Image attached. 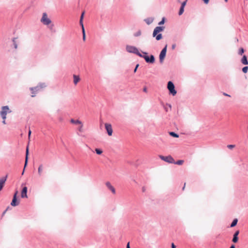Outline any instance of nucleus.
Returning <instances> with one entry per match:
<instances>
[{"mask_svg": "<svg viewBox=\"0 0 248 248\" xmlns=\"http://www.w3.org/2000/svg\"><path fill=\"white\" fill-rule=\"evenodd\" d=\"M184 12V7H180L179 11V15L180 16L183 14Z\"/></svg>", "mask_w": 248, "mask_h": 248, "instance_id": "nucleus-30", "label": "nucleus"}, {"mask_svg": "<svg viewBox=\"0 0 248 248\" xmlns=\"http://www.w3.org/2000/svg\"><path fill=\"white\" fill-rule=\"evenodd\" d=\"M125 49L129 53L136 54L139 57H142V54L139 52L138 48L136 46L127 45L125 47Z\"/></svg>", "mask_w": 248, "mask_h": 248, "instance_id": "nucleus-3", "label": "nucleus"}, {"mask_svg": "<svg viewBox=\"0 0 248 248\" xmlns=\"http://www.w3.org/2000/svg\"><path fill=\"white\" fill-rule=\"evenodd\" d=\"M142 191L143 192H145V191H146V187L145 186H144L142 187Z\"/></svg>", "mask_w": 248, "mask_h": 248, "instance_id": "nucleus-41", "label": "nucleus"}, {"mask_svg": "<svg viewBox=\"0 0 248 248\" xmlns=\"http://www.w3.org/2000/svg\"><path fill=\"white\" fill-rule=\"evenodd\" d=\"M235 147V145H232V144H230V145H227V147L230 149H233L234 147Z\"/></svg>", "mask_w": 248, "mask_h": 248, "instance_id": "nucleus-34", "label": "nucleus"}, {"mask_svg": "<svg viewBox=\"0 0 248 248\" xmlns=\"http://www.w3.org/2000/svg\"><path fill=\"white\" fill-rule=\"evenodd\" d=\"M7 178V175L0 179V191L2 189Z\"/></svg>", "mask_w": 248, "mask_h": 248, "instance_id": "nucleus-12", "label": "nucleus"}, {"mask_svg": "<svg viewBox=\"0 0 248 248\" xmlns=\"http://www.w3.org/2000/svg\"><path fill=\"white\" fill-rule=\"evenodd\" d=\"M81 28H82V35H83V40L84 41H85L86 40L85 29H84V27H81Z\"/></svg>", "mask_w": 248, "mask_h": 248, "instance_id": "nucleus-24", "label": "nucleus"}, {"mask_svg": "<svg viewBox=\"0 0 248 248\" xmlns=\"http://www.w3.org/2000/svg\"><path fill=\"white\" fill-rule=\"evenodd\" d=\"M223 95H224L225 96H230V95H229L227 93H223Z\"/></svg>", "mask_w": 248, "mask_h": 248, "instance_id": "nucleus-45", "label": "nucleus"}, {"mask_svg": "<svg viewBox=\"0 0 248 248\" xmlns=\"http://www.w3.org/2000/svg\"><path fill=\"white\" fill-rule=\"evenodd\" d=\"M28 154H29V148L28 146L27 147L26 152V158H25V162L24 169H25L28 163Z\"/></svg>", "mask_w": 248, "mask_h": 248, "instance_id": "nucleus-20", "label": "nucleus"}, {"mask_svg": "<svg viewBox=\"0 0 248 248\" xmlns=\"http://www.w3.org/2000/svg\"><path fill=\"white\" fill-rule=\"evenodd\" d=\"M48 28L52 31H54V24H51Z\"/></svg>", "mask_w": 248, "mask_h": 248, "instance_id": "nucleus-35", "label": "nucleus"}, {"mask_svg": "<svg viewBox=\"0 0 248 248\" xmlns=\"http://www.w3.org/2000/svg\"><path fill=\"white\" fill-rule=\"evenodd\" d=\"M239 233V231L238 230L236 231L235 232V233L233 235L232 240V241L233 243H236L238 242V235Z\"/></svg>", "mask_w": 248, "mask_h": 248, "instance_id": "nucleus-15", "label": "nucleus"}, {"mask_svg": "<svg viewBox=\"0 0 248 248\" xmlns=\"http://www.w3.org/2000/svg\"><path fill=\"white\" fill-rule=\"evenodd\" d=\"M165 17H163L161 21H160L159 23H158V25H163L165 23Z\"/></svg>", "mask_w": 248, "mask_h": 248, "instance_id": "nucleus-33", "label": "nucleus"}, {"mask_svg": "<svg viewBox=\"0 0 248 248\" xmlns=\"http://www.w3.org/2000/svg\"><path fill=\"white\" fill-rule=\"evenodd\" d=\"M165 27L164 26H157L156 27L153 33V36L155 37V39L157 41H159L162 38V35L161 33H159L164 31Z\"/></svg>", "mask_w": 248, "mask_h": 248, "instance_id": "nucleus-2", "label": "nucleus"}, {"mask_svg": "<svg viewBox=\"0 0 248 248\" xmlns=\"http://www.w3.org/2000/svg\"><path fill=\"white\" fill-rule=\"evenodd\" d=\"M10 109H6V111H2L0 112V115L2 117V119H3V121H2V123L4 124H5V119H6V115L7 112H11V111H9Z\"/></svg>", "mask_w": 248, "mask_h": 248, "instance_id": "nucleus-13", "label": "nucleus"}, {"mask_svg": "<svg viewBox=\"0 0 248 248\" xmlns=\"http://www.w3.org/2000/svg\"><path fill=\"white\" fill-rule=\"evenodd\" d=\"M27 187L26 186H24L21 191V197L22 198H27Z\"/></svg>", "mask_w": 248, "mask_h": 248, "instance_id": "nucleus-14", "label": "nucleus"}, {"mask_svg": "<svg viewBox=\"0 0 248 248\" xmlns=\"http://www.w3.org/2000/svg\"><path fill=\"white\" fill-rule=\"evenodd\" d=\"M154 18L152 17H148L144 19L147 25H150L154 21Z\"/></svg>", "mask_w": 248, "mask_h": 248, "instance_id": "nucleus-19", "label": "nucleus"}, {"mask_svg": "<svg viewBox=\"0 0 248 248\" xmlns=\"http://www.w3.org/2000/svg\"><path fill=\"white\" fill-rule=\"evenodd\" d=\"M71 122L73 124H78V120H74L73 119L71 120Z\"/></svg>", "mask_w": 248, "mask_h": 248, "instance_id": "nucleus-37", "label": "nucleus"}, {"mask_svg": "<svg viewBox=\"0 0 248 248\" xmlns=\"http://www.w3.org/2000/svg\"><path fill=\"white\" fill-rule=\"evenodd\" d=\"M241 62L245 65L248 64L247 57L246 55H244L241 59Z\"/></svg>", "mask_w": 248, "mask_h": 248, "instance_id": "nucleus-21", "label": "nucleus"}, {"mask_svg": "<svg viewBox=\"0 0 248 248\" xmlns=\"http://www.w3.org/2000/svg\"><path fill=\"white\" fill-rule=\"evenodd\" d=\"M105 128L107 131L108 135L110 136L112 134L113 130L112 126L110 124L106 123L105 124Z\"/></svg>", "mask_w": 248, "mask_h": 248, "instance_id": "nucleus-10", "label": "nucleus"}, {"mask_svg": "<svg viewBox=\"0 0 248 248\" xmlns=\"http://www.w3.org/2000/svg\"><path fill=\"white\" fill-rule=\"evenodd\" d=\"M184 161L183 160H179L176 162L174 161V163H173L178 165H181L184 163Z\"/></svg>", "mask_w": 248, "mask_h": 248, "instance_id": "nucleus-27", "label": "nucleus"}, {"mask_svg": "<svg viewBox=\"0 0 248 248\" xmlns=\"http://www.w3.org/2000/svg\"><path fill=\"white\" fill-rule=\"evenodd\" d=\"M1 108L2 109H8L9 108V107L8 106H2Z\"/></svg>", "mask_w": 248, "mask_h": 248, "instance_id": "nucleus-39", "label": "nucleus"}, {"mask_svg": "<svg viewBox=\"0 0 248 248\" xmlns=\"http://www.w3.org/2000/svg\"><path fill=\"white\" fill-rule=\"evenodd\" d=\"M176 47V45L175 44H172L171 46V48L172 49H174Z\"/></svg>", "mask_w": 248, "mask_h": 248, "instance_id": "nucleus-40", "label": "nucleus"}, {"mask_svg": "<svg viewBox=\"0 0 248 248\" xmlns=\"http://www.w3.org/2000/svg\"><path fill=\"white\" fill-rule=\"evenodd\" d=\"M41 22L45 25H49L51 23V20L49 19L46 13H43L42 17L41 19Z\"/></svg>", "mask_w": 248, "mask_h": 248, "instance_id": "nucleus-6", "label": "nucleus"}, {"mask_svg": "<svg viewBox=\"0 0 248 248\" xmlns=\"http://www.w3.org/2000/svg\"><path fill=\"white\" fill-rule=\"evenodd\" d=\"M95 151L96 152V153L97 154V155H101L103 153V151L101 149H98V148H96L95 149Z\"/></svg>", "mask_w": 248, "mask_h": 248, "instance_id": "nucleus-28", "label": "nucleus"}, {"mask_svg": "<svg viewBox=\"0 0 248 248\" xmlns=\"http://www.w3.org/2000/svg\"><path fill=\"white\" fill-rule=\"evenodd\" d=\"M171 248H176V247L174 245V243L171 244Z\"/></svg>", "mask_w": 248, "mask_h": 248, "instance_id": "nucleus-44", "label": "nucleus"}, {"mask_svg": "<svg viewBox=\"0 0 248 248\" xmlns=\"http://www.w3.org/2000/svg\"><path fill=\"white\" fill-rule=\"evenodd\" d=\"M73 78H74V83L75 85H77L78 83L80 81V78L79 77V76L74 75H73Z\"/></svg>", "mask_w": 248, "mask_h": 248, "instance_id": "nucleus-18", "label": "nucleus"}, {"mask_svg": "<svg viewBox=\"0 0 248 248\" xmlns=\"http://www.w3.org/2000/svg\"><path fill=\"white\" fill-rule=\"evenodd\" d=\"M31 135V131L30 130L29 131V134H28V137H29V139L30 138Z\"/></svg>", "mask_w": 248, "mask_h": 248, "instance_id": "nucleus-43", "label": "nucleus"}, {"mask_svg": "<svg viewBox=\"0 0 248 248\" xmlns=\"http://www.w3.org/2000/svg\"><path fill=\"white\" fill-rule=\"evenodd\" d=\"M238 220L237 219L235 218L234 219L233 221L232 222V224H231V227H234L237 223Z\"/></svg>", "mask_w": 248, "mask_h": 248, "instance_id": "nucleus-26", "label": "nucleus"}, {"mask_svg": "<svg viewBox=\"0 0 248 248\" xmlns=\"http://www.w3.org/2000/svg\"><path fill=\"white\" fill-rule=\"evenodd\" d=\"M230 248H235V246H234V245H232L231 246V247Z\"/></svg>", "mask_w": 248, "mask_h": 248, "instance_id": "nucleus-47", "label": "nucleus"}, {"mask_svg": "<svg viewBox=\"0 0 248 248\" xmlns=\"http://www.w3.org/2000/svg\"><path fill=\"white\" fill-rule=\"evenodd\" d=\"M84 14V12H83L80 16V18L79 23H80V25L81 26V27H84V25H83V21H82Z\"/></svg>", "mask_w": 248, "mask_h": 248, "instance_id": "nucleus-23", "label": "nucleus"}, {"mask_svg": "<svg viewBox=\"0 0 248 248\" xmlns=\"http://www.w3.org/2000/svg\"><path fill=\"white\" fill-rule=\"evenodd\" d=\"M24 170H25V169H24L23 171V172H22V175L24 174Z\"/></svg>", "mask_w": 248, "mask_h": 248, "instance_id": "nucleus-50", "label": "nucleus"}, {"mask_svg": "<svg viewBox=\"0 0 248 248\" xmlns=\"http://www.w3.org/2000/svg\"><path fill=\"white\" fill-rule=\"evenodd\" d=\"M126 248H130L129 246V243H128L126 246Z\"/></svg>", "mask_w": 248, "mask_h": 248, "instance_id": "nucleus-46", "label": "nucleus"}, {"mask_svg": "<svg viewBox=\"0 0 248 248\" xmlns=\"http://www.w3.org/2000/svg\"><path fill=\"white\" fill-rule=\"evenodd\" d=\"M106 185L107 186V187L108 188V189H109L113 194H115V193H116L115 189L111 185V184H110V183L109 182H107L106 183Z\"/></svg>", "mask_w": 248, "mask_h": 248, "instance_id": "nucleus-11", "label": "nucleus"}, {"mask_svg": "<svg viewBox=\"0 0 248 248\" xmlns=\"http://www.w3.org/2000/svg\"><path fill=\"white\" fill-rule=\"evenodd\" d=\"M44 170V166L43 164H41L39 165L38 169V175L40 176H41L43 174Z\"/></svg>", "mask_w": 248, "mask_h": 248, "instance_id": "nucleus-17", "label": "nucleus"}, {"mask_svg": "<svg viewBox=\"0 0 248 248\" xmlns=\"http://www.w3.org/2000/svg\"><path fill=\"white\" fill-rule=\"evenodd\" d=\"M78 124L79 125V127L78 128L79 131L82 132L83 131V124L79 120H78Z\"/></svg>", "mask_w": 248, "mask_h": 248, "instance_id": "nucleus-22", "label": "nucleus"}, {"mask_svg": "<svg viewBox=\"0 0 248 248\" xmlns=\"http://www.w3.org/2000/svg\"><path fill=\"white\" fill-rule=\"evenodd\" d=\"M46 87V85L45 83L40 82L36 86L30 88L29 89L32 94L31 96L32 97L35 96L38 92L42 91Z\"/></svg>", "mask_w": 248, "mask_h": 248, "instance_id": "nucleus-1", "label": "nucleus"}, {"mask_svg": "<svg viewBox=\"0 0 248 248\" xmlns=\"http://www.w3.org/2000/svg\"><path fill=\"white\" fill-rule=\"evenodd\" d=\"M167 46L166 45L165 47L162 49L159 54V61L160 63H162L166 55Z\"/></svg>", "mask_w": 248, "mask_h": 248, "instance_id": "nucleus-8", "label": "nucleus"}, {"mask_svg": "<svg viewBox=\"0 0 248 248\" xmlns=\"http://www.w3.org/2000/svg\"><path fill=\"white\" fill-rule=\"evenodd\" d=\"M139 66V64H137L136 65V67H135V69H134V73H136V72L137 70V69H138V68Z\"/></svg>", "mask_w": 248, "mask_h": 248, "instance_id": "nucleus-38", "label": "nucleus"}, {"mask_svg": "<svg viewBox=\"0 0 248 248\" xmlns=\"http://www.w3.org/2000/svg\"><path fill=\"white\" fill-rule=\"evenodd\" d=\"M17 194L18 191H16L14 195L13 200L11 203V205L13 206H16L19 204V202L17 201L16 198Z\"/></svg>", "mask_w": 248, "mask_h": 248, "instance_id": "nucleus-9", "label": "nucleus"}, {"mask_svg": "<svg viewBox=\"0 0 248 248\" xmlns=\"http://www.w3.org/2000/svg\"><path fill=\"white\" fill-rule=\"evenodd\" d=\"M159 157L161 160H162L166 162H168L169 163H174V160L171 155H168V156H163L162 155H160L159 156Z\"/></svg>", "mask_w": 248, "mask_h": 248, "instance_id": "nucleus-7", "label": "nucleus"}, {"mask_svg": "<svg viewBox=\"0 0 248 248\" xmlns=\"http://www.w3.org/2000/svg\"><path fill=\"white\" fill-rule=\"evenodd\" d=\"M186 0L183 1V2L181 3V7H184V8H185V6H186Z\"/></svg>", "mask_w": 248, "mask_h": 248, "instance_id": "nucleus-36", "label": "nucleus"}, {"mask_svg": "<svg viewBox=\"0 0 248 248\" xmlns=\"http://www.w3.org/2000/svg\"><path fill=\"white\" fill-rule=\"evenodd\" d=\"M248 70V66H245V67H244L242 68V71H243L244 73H247Z\"/></svg>", "mask_w": 248, "mask_h": 248, "instance_id": "nucleus-32", "label": "nucleus"}, {"mask_svg": "<svg viewBox=\"0 0 248 248\" xmlns=\"http://www.w3.org/2000/svg\"><path fill=\"white\" fill-rule=\"evenodd\" d=\"M167 88L169 91L170 94L172 95L173 96L175 95L177 93V92L175 89L174 85L172 81H169L168 82Z\"/></svg>", "mask_w": 248, "mask_h": 248, "instance_id": "nucleus-5", "label": "nucleus"}, {"mask_svg": "<svg viewBox=\"0 0 248 248\" xmlns=\"http://www.w3.org/2000/svg\"><path fill=\"white\" fill-rule=\"evenodd\" d=\"M203 1L205 4H207L208 3L209 0H203Z\"/></svg>", "mask_w": 248, "mask_h": 248, "instance_id": "nucleus-42", "label": "nucleus"}, {"mask_svg": "<svg viewBox=\"0 0 248 248\" xmlns=\"http://www.w3.org/2000/svg\"><path fill=\"white\" fill-rule=\"evenodd\" d=\"M185 186H186V183H185L184 184V187H183V190H184L185 188Z\"/></svg>", "mask_w": 248, "mask_h": 248, "instance_id": "nucleus-49", "label": "nucleus"}, {"mask_svg": "<svg viewBox=\"0 0 248 248\" xmlns=\"http://www.w3.org/2000/svg\"><path fill=\"white\" fill-rule=\"evenodd\" d=\"M142 53L144 55H142V57H140L144 58L146 62L153 63L155 62V58L153 55H151L149 56L147 55V53L146 52H142Z\"/></svg>", "mask_w": 248, "mask_h": 248, "instance_id": "nucleus-4", "label": "nucleus"}, {"mask_svg": "<svg viewBox=\"0 0 248 248\" xmlns=\"http://www.w3.org/2000/svg\"><path fill=\"white\" fill-rule=\"evenodd\" d=\"M228 0H225V1L226 2H227Z\"/></svg>", "mask_w": 248, "mask_h": 248, "instance_id": "nucleus-51", "label": "nucleus"}, {"mask_svg": "<svg viewBox=\"0 0 248 248\" xmlns=\"http://www.w3.org/2000/svg\"><path fill=\"white\" fill-rule=\"evenodd\" d=\"M244 52V49L243 48H240L238 51V54L242 55Z\"/></svg>", "mask_w": 248, "mask_h": 248, "instance_id": "nucleus-31", "label": "nucleus"}, {"mask_svg": "<svg viewBox=\"0 0 248 248\" xmlns=\"http://www.w3.org/2000/svg\"><path fill=\"white\" fill-rule=\"evenodd\" d=\"M143 91H144V92H146L147 91V89H146V88H144L143 89Z\"/></svg>", "mask_w": 248, "mask_h": 248, "instance_id": "nucleus-48", "label": "nucleus"}, {"mask_svg": "<svg viewBox=\"0 0 248 248\" xmlns=\"http://www.w3.org/2000/svg\"><path fill=\"white\" fill-rule=\"evenodd\" d=\"M141 34V31L140 30L138 31L137 32H135L133 34L135 37H139L140 36Z\"/></svg>", "mask_w": 248, "mask_h": 248, "instance_id": "nucleus-25", "label": "nucleus"}, {"mask_svg": "<svg viewBox=\"0 0 248 248\" xmlns=\"http://www.w3.org/2000/svg\"><path fill=\"white\" fill-rule=\"evenodd\" d=\"M13 45L14 47L16 49L17 48L18 44L19 42L18 41V38L16 37L13 38L12 39Z\"/></svg>", "mask_w": 248, "mask_h": 248, "instance_id": "nucleus-16", "label": "nucleus"}, {"mask_svg": "<svg viewBox=\"0 0 248 248\" xmlns=\"http://www.w3.org/2000/svg\"><path fill=\"white\" fill-rule=\"evenodd\" d=\"M170 135L173 137H175V138H178L179 137V135L178 134H177L176 133L173 132H170Z\"/></svg>", "mask_w": 248, "mask_h": 248, "instance_id": "nucleus-29", "label": "nucleus"}]
</instances>
